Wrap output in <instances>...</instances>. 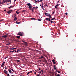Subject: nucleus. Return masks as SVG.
<instances>
[{"label": "nucleus", "instance_id": "a18cd8bd", "mask_svg": "<svg viewBox=\"0 0 76 76\" xmlns=\"http://www.w3.org/2000/svg\"><path fill=\"white\" fill-rule=\"evenodd\" d=\"M55 12H53V14H54V13H55Z\"/></svg>", "mask_w": 76, "mask_h": 76}, {"label": "nucleus", "instance_id": "a211bd4d", "mask_svg": "<svg viewBox=\"0 0 76 76\" xmlns=\"http://www.w3.org/2000/svg\"><path fill=\"white\" fill-rule=\"evenodd\" d=\"M31 19L32 20H36V19L34 18H31Z\"/></svg>", "mask_w": 76, "mask_h": 76}, {"label": "nucleus", "instance_id": "f03ea898", "mask_svg": "<svg viewBox=\"0 0 76 76\" xmlns=\"http://www.w3.org/2000/svg\"><path fill=\"white\" fill-rule=\"evenodd\" d=\"M17 35H18L20 36H23V34H22V33L21 32H19L18 34Z\"/></svg>", "mask_w": 76, "mask_h": 76}, {"label": "nucleus", "instance_id": "423d86ee", "mask_svg": "<svg viewBox=\"0 0 76 76\" xmlns=\"http://www.w3.org/2000/svg\"><path fill=\"white\" fill-rule=\"evenodd\" d=\"M32 71H30V72H28V73H27L26 74L27 75H29V73H32Z\"/></svg>", "mask_w": 76, "mask_h": 76}, {"label": "nucleus", "instance_id": "473e14b6", "mask_svg": "<svg viewBox=\"0 0 76 76\" xmlns=\"http://www.w3.org/2000/svg\"><path fill=\"white\" fill-rule=\"evenodd\" d=\"M57 73H56V72L55 73V75L56 76V75H57Z\"/></svg>", "mask_w": 76, "mask_h": 76}, {"label": "nucleus", "instance_id": "39448f33", "mask_svg": "<svg viewBox=\"0 0 76 76\" xmlns=\"http://www.w3.org/2000/svg\"><path fill=\"white\" fill-rule=\"evenodd\" d=\"M40 1H38H38H35V3L36 4H37L38 3H39V2H40Z\"/></svg>", "mask_w": 76, "mask_h": 76}, {"label": "nucleus", "instance_id": "c9c22d12", "mask_svg": "<svg viewBox=\"0 0 76 76\" xmlns=\"http://www.w3.org/2000/svg\"><path fill=\"white\" fill-rule=\"evenodd\" d=\"M58 73H60V72L59 71H58Z\"/></svg>", "mask_w": 76, "mask_h": 76}, {"label": "nucleus", "instance_id": "13d9d810", "mask_svg": "<svg viewBox=\"0 0 76 76\" xmlns=\"http://www.w3.org/2000/svg\"><path fill=\"white\" fill-rule=\"evenodd\" d=\"M16 23L17 24H18V22H17V21H16Z\"/></svg>", "mask_w": 76, "mask_h": 76}, {"label": "nucleus", "instance_id": "8fccbe9b", "mask_svg": "<svg viewBox=\"0 0 76 76\" xmlns=\"http://www.w3.org/2000/svg\"><path fill=\"white\" fill-rule=\"evenodd\" d=\"M50 22L51 23H53V21H51Z\"/></svg>", "mask_w": 76, "mask_h": 76}, {"label": "nucleus", "instance_id": "774afa93", "mask_svg": "<svg viewBox=\"0 0 76 76\" xmlns=\"http://www.w3.org/2000/svg\"><path fill=\"white\" fill-rule=\"evenodd\" d=\"M18 51H19V50H17V52H18Z\"/></svg>", "mask_w": 76, "mask_h": 76}, {"label": "nucleus", "instance_id": "a19ab883", "mask_svg": "<svg viewBox=\"0 0 76 76\" xmlns=\"http://www.w3.org/2000/svg\"><path fill=\"white\" fill-rule=\"evenodd\" d=\"M45 15H47V13L46 12H45Z\"/></svg>", "mask_w": 76, "mask_h": 76}, {"label": "nucleus", "instance_id": "f3484780", "mask_svg": "<svg viewBox=\"0 0 76 76\" xmlns=\"http://www.w3.org/2000/svg\"><path fill=\"white\" fill-rule=\"evenodd\" d=\"M16 13H17V14H19V13H20L19 12H18V11H16Z\"/></svg>", "mask_w": 76, "mask_h": 76}, {"label": "nucleus", "instance_id": "0e129e2a", "mask_svg": "<svg viewBox=\"0 0 76 76\" xmlns=\"http://www.w3.org/2000/svg\"><path fill=\"white\" fill-rule=\"evenodd\" d=\"M14 51H15V52H17V51H16V50H14Z\"/></svg>", "mask_w": 76, "mask_h": 76}, {"label": "nucleus", "instance_id": "ddd939ff", "mask_svg": "<svg viewBox=\"0 0 76 76\" xmlns=\"http://www.w3.org/2000/svg\"><path fill=\"white\" fill-rule=\"evenodd\" d=\"M50 14H49L48 13H47V14L46 15L47 16H48L49 17V15H50Z\"/></svg>", "mask_w": 76, "mask_h": 76}, {"label": "nucleus", "instance_id": "603ef678", "mask_svg": "<svg viewBox=\"0 0 76 76\" xmlns=\"http://www.w3.org/2000/svg\"><path fill=\"white\" fill-rule=\"evenodd\" d=\"M40 1V2H42V0H40V1Z\"/></svg>", "mask_w": 76, "mask_h": 76}, {"label": "nucleus", "instance_id": "ea45409f", "mask_svg": "<svg viewBox=\"0 0 76 76\" xmlns=\"http://www.w3.org/2000/svg\"><path fill=\"white\" fill-rule=\"evenodd\" d=\"M7 76H10L9 75V74H7Z\"/></svg>", "mask_w": 76, "mask_h": 76}, {"label": "nucleus", "instance_id": "4be33fe9", "mask_svg": "<svg viewBox=\"0 0 76 76\" xmlns=\"http://www.w3.org/2000/svg\"><path fill=\"white\" fill-rule=\"evenodd\" d=\"M10 70L12 71L13 72H14V71L13 70V69H12L11 68Z\"/></svg>", "mask_w": 76, "mask_h": 76}, {"label": "nucleus", "instance_id": "0eeeda50", "mask_svg": "<svg viewBox=\"0 0 76 76\" xmlns=\"http://www.w3.org/2000/svg\"><path fill=\"white\" fill-rule=\"evenodd\" d=\"M16 15H15L14 16V20H17V17H16Z\"/></svg>", "mask_w": 76, "mask_h": 76}, {"label": "nucleus", "instance_id": "412c9836", "mask_svg": "<svg viewBox=\"0 0 76 76\" xmlns=\"http://www.w3.org/2000/svg\"><path fill=\"white\" fill-rule=\"evenodd\" d=\"M3 3H4L6 2V1H5V0H3Z\"/></svg>", "mask_w": 76, "mask_h": 76}, {"label": "nucleus", "instance_id": "f704fd0d", "mask_svg": "<svg viewBox=\"0 0 76 76\" xmlns=\"http://www.w3.org/2000/svg\"><path fill=\"white\" fill-rule=\"evenodd\" d=\"M9 2L10 1V4H11V0H9Z\"/></svg>", "mask_w": 76, "mask_h": 76}, {"label": "nucleus", "instance_id": "7c9ffc66", "mask_svg": "<svg viewBox=\"0 0 76 76\" xmlns=\"http://www.w3.org/2000/svg\"><path fill=\"white\" fill-rule=\"evenodd\" d=\"M22 12H26V11H25V10H23L22 11Z\"/></svg>", "mask_w": 76, "mask_h": 76}, {"label": "nucleus", "instance_id": "bb28decb", "mask_svg": "<svg viewBox=\"0 0 76 76\" xmlns=\"http://www.w3.org/2000/svg\"><path fill=\"white\" fill-rule=\"evenodd\" d=\"M47 6V4H45V5H44V6H45V7H46V6Z\"/></svg>", "mask_w": 76, "mask_h": 76}, {"label": "nucleus", "instance_id": "2eb2a0df", "mask_svg": "<svg viewBox=\"0 0 76 76\" xmlns=\"http://www.w3.org/2000/svg\"><path fill=\"white\" fill-rule=\"evenodd\" d=\"M3 2H1V1H0V5L3 4Z\"/></svg>", "mask_w": 76, "mask_h": 76}, {"label": "nucleus", "instance_id": "6e6d98bb", "mask_svg": "<svg viewBox=\"0 0 76 76\" xmlns=\"http://www.w3.org/2000/svg\"><path fill=\"white\" fill-rule=\"evenodd\" d=\"M8 8L10 9L11 8L10 7H8Z\"/></svg>", "mask_w": 76, "mask_h": 76}, {"label": "nucleus", "instance_id": "c03bdc74", "mask_svg": "<svg viewBox=\"0 0 76 76\" xmlns=\"http://www.w3.org/2000/svg\"><path fill=\"white\" fill-rule=\"evenodd\" d=\"M53 64H55L56 62H55V61L53 62Z\"/></svg>", "mask_w": 76, "mask_h": 76}, {"label": "nucleus", "instance_id": "bf43d9fd", "mask_svg": "<svg viewBox=\"0 0 76 76\" xmlns=\"http://www.w3.org/2000/svg\"><path fill=\"white\" fill-rule=\"evenodd\" d=\"M16 0H14V2H15V1H16Z\"/></svg>", "mask_w": 76, "mask_h": 76}, {"label": "nucleus", "instance_id": "052dcab7", "mask_svg": "<svg viewBox=\"0 0 76 76\" xmlns=\"http://www.w3.org/2000/svg\"><path fill=\"white\" fill-rule=\"evenodd\" d=\"M41 70V69L40 68H39V70Z\"/></svg>", "mask_w": 76, "mask_h": 76}, {"label": "nucleus", "instance_id": "f257e3e1", "mask_svg": "<svg viewBox=\"0 0 76 76\" xmlns=\"http://www.w3.org/2000/svg\"><path fill=\"white\" fill-rule=\"evenodd\" d=\"M27 5H28V8H29V9H30V10H31L32 12L33 13L34 12V10L35 9L34 8H38V7H33L31 5L30 3H28L26 4Z\"/></svg>", "mask_w": 76, "mask_h": 76}, {"label": "nucleus", "instance_id": "79ce46f5", "mask_svg": "<svg viewBox=\"0 0 76 76\" xmlns=\"http://www.w3.org/2000/svg\"><path fill=\"white\" fill-rule=\"evenodd\" d=\"M5 69H8V68H7L6 67H5Z\"/></svg>", "mask_w": 76, "mask_h": 76}, {"label": "nucleus", "instance_id": "9d476101", "mask_svg": "<svg viewBox=\"0 0 76 76\" xmlns=\"http://www.w3.org/2000/svg\"><path fill=\"white\" fill-rule=\"evenodd\" d=\"M56 66L54 65L53 66V67H54V69L55 70H56L57 69V68H56Z\"/></svg>", "mask_w": 76, "mask_h": 76}, {"label": "nucleus", "instance_id": "a878e982", "mask_svg": "<svg viewBox=\"0 0 76 76\" xmlns=\"http://www.w3.org/2000/svg\"><path fill=\"white\" fill-rule=\"evenodd\" d=\"M10 52H11V53H13V52H15V50H13L12 51H11L10 50Z\"/></svg>", "mask_w": 76, "mask_h": 76}, {"label": "nucleus", "instance_id": "f8f14e48", "mask_svg": "<svg viewBox=\"0 0 76 76\" xmlns=\"http://www.w3.org/2000/svg\"><path fill=\"white\" fill-rule=\"evenodd\" d=\"M17 38L18 39H20V37L19 36H16Z\"/></svg>", "mask_w": 76, "mask_h": 76}, {"label": "nucleus", "instance_id": "393cba45", "mask_svg": "<svg viewBox=\"0 0 76 76\" xmlns=\"http://www.w3.org/2000/svg\"><path fill=\"white\" fill-rule=\"evenodd\" d=\"M23 43H27V42H25L23 40L22 41Z\"/></svg>", "mask_w": 76, "mask_h": 76}, {"label": "nucleus", "instance_id": "69168bd1", "mask_svg": "<svg viewBox=\"0 0 76 76\" xmlns=\"http://www.w3.org/2000/svg\"><path fill=\"white\" fill-rule=\"evenodd\" d=\"M10 7H12V6H10Z\"/></svg>", "mask_w": 76, "mask_h": 76}, {"label": "nucleus", "instance_id": "7ed1b4c3", "mask_svg": "<svg viewBox=\"0 0 76 76\" xmlns=\"http://www.w3.org/2000/svg\"><path fill=\"white\" fill-rule=\"evenodd\" d=\"M12 10H10L8 11L7 12V13H8V14H10V13L12 12Z\"/></svg>", "mask_w": 76, "mask_h": 76}, {"label": "nucleus", "instance_id": "cd10ccee", "mask_svg": "<svg viewBox=\"0 0 76 76\" xmlns=\"http://www.w3.org/2000/svg\"><path fill=\"white\" fill-rule=\"evenodd\" d=\"M38 20L39 21H41V20L40 19H38Z\"/></svg>", "mask_w": 76, "mask_h": 76}, {"label": "nucleus", "instance_id": "680f3d73", "mask_svg": "<svg viewBox=\"0 0 76 76\" xmlns=\"http://www.w3.org/2000/svg\"><path fill=\"white\" fill-rule=\"evenodd\" d=\"M8 45V44H7L6 45Z\"/></svg>", "mask_w": 76, "mask_h": 76}, {"label": "nucleus", "instance_id": "4d7b16f0", "mask_svg": "<svg viewBox=\"0 0 76 76\" xmlns=\"http://www.w3.org/2000/svg\"><path fill=\"white\" fill-rule=\"evenodd\" d=\"M7 2H9V0H7Z\"/></svg>", "mask_w": 76, "mask_h": 76}, {"label": "nucleus", "instance_id": "c756f323", "mask_svg": "<svg viewBox=\"0 0 76 76\" xmlns=\"http://www.w3.org/2000/svg\"><path fill=\"white\" fill-rule=\"evenodd\" d=\"M45 62L46 63H48V62L47 61V60H45Z\"/></svg>", "mask_w": 76, "mask_h": 76}, {"label": "nucleus", "instance_id": "6e6552de", "mask_svg": "<svg viewBox=\"0 0 76 76\" xmlns=\"http://www.w3.org/2000/svg\"><path fill=\"white\" fill-rule=\"evenodd\" d=\"M4 73L6 74H8V72L6 70H4Z\"/></svg>", "mask_w": 76, "mask_h": 76}, {"label": "nucleus", "instance_id": "b1692460", "mask_svg": "<svg viewBox=\"0 0 76 76\" xmlns=\"http://www.w3.org/2000/svg\"><path fill=\"white\" fill-rule=\"evenodd\" d=\"M55 19V18H52V19H51L50 20L51 21L52 20H54Z\"/></svg>", "mask_w": 76, "mask_h": 76}, {"label": "nucleus", "instance_id": "72a5a7b5", "mask_svg": "<svg viewBox=\"0 0 76 76\" xmlns=\"http://www.w3.org/2000/svg\"><path fill=\"white\" fill-rule=\"evenodd\" d=\"M53 62H54L55 61V60L54 59H53L52 60Z\"/></svg>", "mask_w": 76, "mask_h": 76}, {"label": "nucleus", "instance_id": "49530a36", "mask_svg": "<svg viewBox=\"0 0 76 76\" xmlns=\"http://www.w3.org/2000/svg\"><path fill=\"white\" fill-rule=\"evenodd\" d=\"M37 76H40V74H38Z\"/></svg>", "mask_w": 76, "mask_h": 76}, {"label": "nucleus", "instance_id": "e433bc0d", "mask_svg": "<svg viewBox=\"0 0 76 76\" xmlns=\"http://www.w3.org/2000/svg\"><path fill=\"white\" fill-rule=\"evenodd\" d=\"M20 23V22H18V23H17V24H19Z\"/></svg>", "mask_w": 76, "mask_h": 76}, {"label": "nucleus", "instance_id": "dca6fc26", "mask_svg": "<svg viewBox=\"0 0 76 76\" xmlns=\"http://www.w3.org/2000/svg\"><path fill=\"white\" fill-rule=\"evenodd\" d=\"M48 17H49V18H50L51 19V18H52V17L51 16V15H50H50H49V16Z\"/></svg>", "mask_w": 76, "mask_h": 76}, {"label": "nucleus", "instance_id": "5fc2aeb1", "mask_svg": "<svg viewBox=\"0 0 76 76\" xmlns=\"http://www.w3.org/2000/svg\"><path fill=\"white\" fill-rule=\"evenodd\" d=\"M41 71L42 72H43V70H41Z\"/></svg>", "mask_w": 76, "mask_h": 76}, {"label": "nucleus", "instance_id": "20e7f679", "mask_svg": "<svg viewBox=\"0 0 76 76\" xmlns=\"http://www.w3.org/2000/svg\"><path fill=\"white\" fill-rule=\"evenodd\" d=\"M6 62H3L2 64L1 65V67H3V66H4L5 63Z\"/></svg>", "mask_w": 76, "mask_h": 76}, {"label": "nucleus", "instance_id": "c85d7f7f", "mask_svg": "<svg viewBox=\"0 0 76 76\" xmlns=\"http://www.w3.org/2000/svg\"><path fill=\"white\" fill-rule=\"evenodd\" d=\"M17 61L18 62H19V61H20L19 60H17Z\"/></svg>", "mask_w": 76, "mask_h": 76}, {"label": "nucleus", "instance_id": "58836bf2", "mask_svg": "<svg viewBox=\"0 0 76 76\" xmlns=\"http://www.w3.org/2000/svg\"><path fill=\"white\" fill-rule=\"evenodd\" d=\"M57 76H60V74H58L57 75Z\"/></svg>", "mask_w": 76, "mask_h": 76}, {"label": "nucleus", "instance_id": "1a4fd4ad", "mask_svg": "<svg viewBox=\"0 0 76 76\" xmlns=\"http://www.w3.org/2000/svg\"><path fill=\"white\" fill-rule=\"evenodd\" d=\"M58 5H59L58 4H56V5L55 6V8H56V9L58 8Z\"/></svg>", "mask_w": 76, "mask_h": 76}, {"label": "nucleus", "instance_id": "4468645a", "mask_svg": "<svg viewBox=\"0 0 76 76\" xmlns=\"http://www.w3.org/2000/svg\"><path fill=\"white\" fill-rule=\"evenodd\" d=\"M44 58V57L43 56H42L41 57H39L40 59L42 58Z\"/></svg>", "mask_w": 76, "mask_h": 76}, {"label": "nucleus", "instance_id": "e2e57ef3", "mask_svg": "<svg viewBox=\"0 0 76 76\" xmlns=\"http://www.w3.org/2000/svg\"><path fill=\"white\" fill-rule=\"evenodd\" d=\"M36 72H34V74H36Z\"/></svg>", "mask_w": 76, "mask_h": 76}, {"label": "nucleus", "instance_id": "6ab92c4d", "mask_svg": "<svg viewBox=\"0 0 76 76\" xmlns=\"http://www.w3.org/2000/svg\"><path fill=\"white\" fill-rule=\"evenodd\" d=\"M16 48H10V50H14V49H16Z\"/></svg>", "mask_w": 76, "mask_h": 76}, {"label": "nucleus", "instance_id": "5701e85b", "mask_svg": "<svg viewBox=\"0 0 76 76\" xmlns=\"http://www.w3.org/2000/svg\"><path fill=\"white\" fill-rule=\"evenodd\" d=\"M4 20V19H2V20H0V21H3Z\"/></svg>", "mask_w": 76, "mask_h": 76}, {"label": "nucleus", "instance_id": "de8ad7c7", "mask_svg": "<svg viewBox=\"0 0 76 76\" xmlns=\"http://www.w3.org/2000/svg\"><path fill=\"white\" fill-rule=\"evenodd\" d=\"M4 12H6V10H4Z\"/></svg>", "mask_w": 76, "mask_h": 76}, {"label": "nucleus", "instance_id": "09e8293b", "mask_svg": "<svg viewBox=\"0 0 76 76\" xmlns=\"http://www.w3.org/2000/svg\"><path fill=\"white\" fill-rule=\"evenodd\" d=\"M48 20H49V21H50V20H50V19H49Z\"/></svg>", "mask_w": 76, "mask_h": 76}, {"label": "nucleus", "instance_id": "aec40b11", "mask_svg": "<svg viewBox=\"0 0 76 76\" xmlns=\"http://www.w3.org/2000/svg\"><path fill=\"white\" fill-rule=\"evenodd\" d=\"M9 72L10 73H12V71L10 70V69H9Z\"/></svg>", "mask_w": 76, "mask_h": 76}, {"label": "nucleus", "instance_id": "3c124183", "mask_svg": "<svg viewBox=\"0 0 76 76\" xmlns=\"http://www.w3.org/2000/svg\"><path fill=\"white\" fill-rule=\"evenodd\" d=\"M58 70L57 69H56V72H58Z\"/></svg>", "mask_w": 76, "mask_h": 76}, {"label": "nucleus", "instance_id": "2f4dec72", "mask_svg": "<svg viewBox=\"0 0 76 76\" xmlns=\"http://www.w3.org/2000/svg\"><path fill=\"white\" fill-rule=\"evenodd\" d=\"M42 8L43 9V10H44V8H43V6H42Z\"/></svg>", "mask_w": 76, "mask_h": 76}, {"label": "nucleus", "instance_id": "338daca9", "mask_svg": "<svg viewBox=\"0 0 76 76\" xmlns=\"http://www.w3.org/2000/svg\"><path fill=\"white\" fill-rule=\"evenodd\" d=\"M42 73V72H39V73Z\"/></svg>", "mask_w": 76, "mask_h": 76}, {"label": "nucleus", "instance_id": "9b49d317", "mask_svg": "<svg viewBox=\"0 0 76 76\" xmlns=\"http://www.w3.org/2000/svg\"><path fill=\"white\" fill-rule=\"evenodd\" d=\"M7 37V36L6 35H4L3 37V38H6Z\"/></svg>", "mask_w": 76, "mask_h": 76}, {"label": "nucleus", "instance_id": "4c0bfd02", "mask_svg": "<svg viewBox=\"0 0 76 76\" xmlns=\"http://www.w3.org/2000/svg\"><path fill=\"white\" fill-rule=\"evenodd\" d=\"M49 19V18H46V20H48Z\"/></svg>", "mask_w": 76, "mask_h": 76}, {"label": "nucleus", "instance_id": "37998d69", "mask_svg": "<svg viewBox=\"0 0 76 76\" xmlns=\"http://www.w3.org/2000/svg\"><path fill=\"white\" fill-rule=\"evenodd\" d=\"M65 14H66V15H67V14H68V13H67L66 12V13H65Z\"/></svg>", "mask_w": 76, "mask_h": 76}, {"label": "nucleus", "instance_id": "864d4df0", "mask_svg": "<svg viewBox=\"0 0 76 76\" xmlns=\"http://www.w3.org/2000/svg\"><path fill=\"white\" fill-rule=\"evenodd\" d=\"M7 56L6 57H5L4 58V59H6L7 58Z\"/></svg>", "mask_w": 76, "mask_h": 76}]
</instances>
